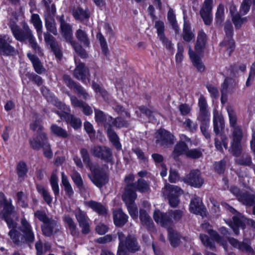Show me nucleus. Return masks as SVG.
Returning a JSON list of instances; mask_svg holds the SVG:
<instances>
[{
  "instance_id": "21",
  "label": "nucleus",
  "mask_w": 255,
  "mask_h": 255,
  "mask_svg": "<svg viewBox=\"0 0 255 255\" xmlns=\"http://www.w3.org/2000/svg\"><path fill=\"white\" fill-rule=\"evenodd\" d=\"M91 179L93 183L98 187H102L108 182L107 175L99 168L93 169V176Z\"/></svg>"
},
{
  "instance_id": "26",
  "label": "nucleus",
  "mask_w": 255,
  "mask_h": 255,
  "mask_svg": "<svg viewBox=\"0 0 255 255\" xmlns=\"http://www.w3.org/2000/svg\"><path fill=\"white\" fill-rule=\"evenodd\" d=\"M57 114L61 118H64L66 122L70 124L74 129H77L81 127L82 122L80 119L69 114V112H67L66 114H62L57 112Z\"/></svg>"
},
{
  "instance_id": "15",
  "label": "nucleus",
  "mask_w": 255,
  "mask_h": 255,
  "mask_svg": "<svg viewBox=\"0 0 255 255\" xmlns=\"http://www.w3.org/2000/svg\"><path fill=\"white\" fill-rule=\"evenodd\" d=\"M43 234L46 237H51L59 231V225L58 222L50 218L41 226Z\"/></svg>"
},
{
  "instance_id": "17",
  "label": "nucleus",
  "mask_w": 255,
  "mask_h": 255,
  "mask_svg": "<svg viewBox=\"0 0 255 255\" xmlns=\"http://www.w3.org/2000/svg\"><path fill=\"white\" fill-rule=\"evenodd\" d=\"M72 106L74 108H80L83 113L87 116H91L93 114L92 108L86 102L78 99L76 96L68 94Z\"/></svg>"
},
{
  "instance_id": "12",
  "label": "nucleus",
  "mask_w": 255,
  "mask_h": 255,
  "mask_svg": "<svg viewBox=\"0 0 255 255\" xmlns=\"http://www.w3.org/2000/svg\"><path fill=\"white\" fill-rule=\"evenodd\" d=\"M213 0H205L202 7L200 14L204 23L209 25L212 21V10L213 8Z\"/></svg>"
},
{
  "instance_id": "48",
  "label": "nucleus",
  "mask_w": 255,
  "mask_h": 255,
  "mask_svg": "<svg viewBox=\"0 0 255 255\" xmlns=\"http://www.w3.org/2000/svg\"><path fill=\"white\" fill-rule=\"evenodd\" d=\"M50 130L53 134L58 137L65 138L68 136L67 131L56 124H52L51 126Z\"/></svg>"
},
{
  "instance_id": "1",
  "label": "nucleus",
  "mask_w": 255,
  "mask_h": 255,
  "mask_svg": "<svg viewBox=\"0 0 255 255\" xmlns=\"http://www.w3.org/2000/svg\"><path fill=\"white\" fill-rule=\"evenodd\" d=\"M20 231L23 235L15 230L16 228H9L11 229L8 233V235L13 242L17 245H21L25 243H33L34 241V235L32 228L29 222L23 218L21 219Z\"/></svg>"
},
{
  "instance_id": "28",
  "label": "nucleus",
  "mask_w": 255,
  "mask_h": 255,
  "mask_svg": "<svg viewBox=\"0 0 255 255\" xmlns=\"http://www.w3.org/2000/svg\"><path fill=\"white\" fill-rule=\"evenodd\" d=\"M113 218L115 225L119 227H123L128 219V216L120 209L113 212Z\"/></svg>"
},
{
  "instance_id": "34",
  "label": "nucleus",
  "mask_w": 255,
  "mask_h": 255,
  "mask_svg": "<svg viewBox=\"0 0 255 255\" xmlns=\"http://www.w3.org/2000/svg\"><path fill=\"white\" fill-rule=\"evenodd\" d=\"M51 14H45V27L49 32L54 35L58 34L57 29L56 26L55 21Z\"/></svg>"
},
{
  "instance_id": "55",
  "label": "nucleus",
  "mask_w": 255,
  "mask_h": 255,
  "mask_svg": "<svg viewBox=\"0 0 255 255\" xmlns=\"http://www.w3.org/2000/svg\"><path fill=\"white\" fill-rule=\"evenodd\" d=\"M236 162L241 165L250 166L252 165V159L250 155L243 154L241 157L236 160Z\"/></svg>"
},
{
  "instance_id": "4",
  "label": "nucleus",
  "mask_w": 255,
  "mask_h": 255,
  "mask_svg": "<svg viewBox=\"0 0 255 255\" xmlns=\"http://www.w3.org/2000/svg\"><path fill=\"white\" fill-rule=\"evenodd\" d=\"M9 27L14 37L19 42L28 41L33 36L32 30L25 22L22 23L21 28L14 22H11L9 24Z\"/></svg>"
},
{
  "instance_id": "54",
  "label": "nucleus",
  "mask_w": 255,
  "mask_h": 255,
  "mask_svg": "<svg viewBox=\"0 0 255 255\" xmlns=\"http://www.w3.org/2000/svg\"><path fill=\"white\" fill-rule=\"evenodd\" d=\"M182 37L186 42H190L194 37V34L192 32L191 27L186 24L184 25Z\"/></svg>"
},
{
  "instance_id": "59",
  "label": "nucleus",
  "mask_w": 255,
  "mask_h": 255,
  "mask_svg": "<svg viewBox=\"0 0 255 255\" xmlns=\"http://www.w3.org/2000/svg\"><path fill=\"white\" fill-rule=\"evenodd\" d=\"M36 189L39 193L41 194L47 204L49 205L52 202V197L49 193L42 185H38Z\"/></svg>"
},
{
  "instance_id": "6",
  "label": "nucleus",
  "mask_w": 255,
  "mask_h": 255,
  "mask_svg": "<svg viewBox=\"0 0 255 255\" xmlns=\"http://www.w3.org/2000/svg\"><path fill=\"white\" fill-rule=\"evenodd\" d=\"M12 38L7 35L0 36V54L6 56L16 55L18 51L12 46Z\"/></svg>"
},
{
  "instance_id": "3",
  "label": "nucleus",
  "mask_w": 255,
  "mask_h": 255,
  "mask_svg": "<svg viewBox=\"0 0 255 255\" xmlns=\"http://www.w3.org/2000/svg\"><path fill=\"white\" fill-rule=\"evenodd\" d=\"M221 205L227 211H229L235 215L233 217V221L229 222L228 224L233 230L234 234L236 236L239 235L240 234L239 229L241 228L243 230L245 229V224L243 221V216H242V215L235 208L229 205L228 204L225 202H222Z\"/></svg>"
},
{
  "instance_id": "5",
  "label": "nucleus",
  "mask_w": 255,
  "mask_h": 255,
  "mask_svg": "<svg viewBox=\"0 0 255 255\" xmlns=\"http://www.w3.org/2000/svg\"><path fill=\"white\" fill-rule=\"evenodd\" d=\"M164 194L166 196L170 206L176 208L180 202L179 196L183 194V191L177 186L168 184L165 186Z\"/></svg>"
},
{
  "instance_id": "11",
  "label": "nucleus",
  "mask_w": 255,
  "mask_h": 255,
  "mask_svg": "<svg viewBox=\"0 0 255 255\" xmlns=\"http://www.w3.org/2000/svg\"><path fill=\"white\" fill-rule=\"evenodd\" d=\"M63 79L65 84L69 88L73 89L79 97H82L85 100L89 98V95L86 90L81 86L72 80L69 76L67 75H63Z\"/></svg>"
},
{
  "instance_id": "44",
  "label": "nucleus",
  "mask_w": 255,
  "mask_h": 255,
  "mask_svg": "<svg viewBox=\"0 0 255 255\" xmlns=\"http://www.w3.org/2000/svg\"><path fill=\"white\" fill-rule=\"evenodd\" d=\"M72 15L75 19H79L82 21L89 17L88 11L84 10L81 7L73 9Z\"/></svg>"
},
{
  "instance_id": "46",
  "label": "nucleus",
  "mask_w": 255,
  "mask_h": 255,
  "mask_svg": "<svg viewBox=\"0 0 255 255\" xmlns=\"http://www.w3.org/2000/svg\"><path fill=\"white\" fill-rule=\"evenodd\" d=\"M62 184L64 188V190L66 194L69 197H71L74 194L72 186L68 180L67 176L64 174V172L61 173Z\"/></svg>"
},
{
  "instance_id": "2",
  "label": "nucleus",
  "mask_w": 255,
  "mask_h": 255,
  "mask_svg": "<svg viewBox=\"0 0 255 255\" xmlns=\"http://www.w3.org/2000/svg\"><path fill=\"white\" fill-rule=\"evenodd\" d=\"M3 206L2 210L0 215L1 218L5 221L8 228H15L17 224L13 220L14 214V207L11 203L8 202L4 195L0 193V207Z\"/></svg>"
},
{
  "instance_id": "57",
  "label": "nucleus",
  "mask_w": 255,
  "mask_h": 255,
  "mask_svg": "<svg viewBox=\"0 0 255 255\" xmlns=\"http://www.w3.org/2000/svg\"><path fill=\"white\" fill-rule=\"evenodd\" d=\"M167 19L171 25L172 28L176 32L179 30V27L177 25L176 16L173 10L170 8L167 13Z\"/></svg>"
},
{
  "instance_id": "10",
  "label": "nucleus",
  "mask_w": 255,
  "mask_h": 255,
  "mask_svg": "<svg viewBox=\"0 0 255 255\" xmlns=\"http://www.w3.org/2000/svg\"><path fill=\"white\" fill-rule=\"evenodd\" d=\"M185 182L196 188L201 187L204 183V179L201 176V172L198 169H193L190 171L184 178Z\"/></svg>"
},
{
  "instance_id": "32",
  "label": "nucleus",
  "mask_w": 255,
  "mask_h": 255,
  "mask_svg": "<svg viewBox=\"0 0 255 255\" xmlns=\"http://www.w3.org/2000/svg\"><path fill=\"white\" fill-rule=\"evenodd\" d=\"M168 239L171 246L173 248L178 247L181 243V235L171 228H168Z\"/></svg>"
},
{
  "instance_id": "47",
  "label": "nucleus",
  "mask_w": 255,
  "mask_h": 255,
  "mask_svg": "<svg viewBox=\"0 0 255 255\" xmlns=\"http://www.w3.org/2000/svg\"><path fill=\"white\" fill-rule=\"evenodd\" d=\"M76 38L85 46H88L90 44V40L86 31L81 29H78L75 32Z\"/></svg>"
},
{
  "instance_id": "30",
  "label": "nucleus",
  "mask_w": 255,
  "mask_h": 255,
  "mask_svg": "<svg viewBox=\"0 0 255 255\" xmlns=\"http://www.w3.org/2000/svg\"><path fill=\"white\" fill-rule=\"evenodd\" d=\"M84 205L91 208L94 211L97 212L99 215H105L107 213L106 208L100 203L90 200L84 202Z\"/></svg>"
},
{
  "instance_id": "52",
  "label": "nucleus",
  "mask_w": 255,
  "mask_h": 255,
  "mask_svg": "<svg viewBox=\"0 0 255 255\" xmlns=\"http://www.w3.org/2000/svg\"><path fill=\"white\" fill-rule=\"evenodd\" d=\"M135 190H136L141 193L147 192L149 189L147 182L142 178L139 179L135 182Z\"/></svg>"
},
{
  "instance_id": "35",
  "label": "nucleus",
  "mask_w": 255,
  "mask_h": 255,
  "mask_svg": "<svg viewBox=\"0 0 255 255\" xmlns=\"http://www.w3.org/2000/svg\"><path fill=\"white\" fill-rule=\"evenodd\" d=\"M105 128L107 129V134L110 141L117 150H121L122 145L120 143L119 138L115 130L113 129L112 125Z\"/></svg>"
},
{
  "instance_id": "13",
  "label": "nucleus",
  "mask_w": 255,
  "mask_h": 255,
  "mask_svg": "<svg viewBox=\"0 0 255 255\" xmlns=\"http://www.w3.org/2000/svg\"><path fill=\"white\" fill-rule=\"evenodd\" d=\"M43 35L45 42L50 46L56 57L59 60L61 59L62 57V53L60 46L55 38L48 32H44Z\"/></svg>"
},
{
  "instance_id": "9",
  "label": "nucleus",
  "mask_w": 255,
  "mask_h": 255,
  "mask_svg": "<svg viewBox=\"0 0 255 255\" xmlns=\"http://www.w3.org/2000/svg\"><path fill=\"white\" fill-rule=\"evenodd\" d=\"M156 143L164 147H168L174 144L175 136L164 129H159L157 131Z\"/></svg>"
},
{
  "instance_id": "40",
  "label": "nucleus",
  "mask_w": 255,
  "mask_h": 255,
  "mask_svg": "<svg viewBox=\"0 0 255 255\" xmlns=\"http://www.w3.org/2000/svg\"><path fill=\"white\" fill-rule=\"evenodd\" d=\"M214 131L216 135L220 133L224 128V120L222 116L216 115L213 119Z\"/></svg>"
},
{
  "instance_id": "39",
  "label": "nucleus",
  "mask_w": 255,
  "mask_h": 255,
  "mask_svg": "<svg viewBox=\"0 0 255 255\" xmlns=\"http://www.w3.org/2000/svg\"><path fill=\"white\" fill-rule=\"evenodd\" d=\"M16 171L19 181H22L26 176L28 172L27 165L25 162L21 161L17 164Z\"/></svg>"
},
{
  "instance_id": "45",
  "label": "nucleus",
  "mask_w": 255,
  "mask_h": 255,
  "mask_svg": "<svg viewBox=\"0 0 255 255\" xmlns=\"http://www.w3.org/2000/svg\"><path fill=\"white\" fill-rule=\"evenodd\" d=\"M31 21L36 30L38 38L40 39L42 33V25L39 15L37 14H33L31 15Z\"/></svg>"
},
{
  "instance_id": "29",
  "label": "nucleus",
  "mask_w": 255,
  "mask_h": 255,
  "mask_svg": "<svg viewBox=\"0 0 255 255\" xmlns=\"http://www.w3.org/2000/svg\"><path fill=\"white\" fill-rule=\"evenodd\" d=\"M189 55L193 65L197 68L198 71L203 72L205 69V67L200 57L194 52L192 51L191 47L189 48Z\"/></svg>"
},
{
  "instance_id": "51",
  "label": "nucleus",
  "mask_w": 255,
  "mask_h": 255,
  "mask_svg": "<svg viewBox=\"0 0 255 255\" xmlns=\"http://www.w3.org/2000/svg\"><path fill=\"white\" fill-rule=\"evenodd\" d=\"M76 52L81 58H87L88 56L86 50L75 40L70 43Z\"/></svg>"
},
{
  "instance_id": "50",
  "label": "nucleus",
  "mask_w": 255,
  "mask_h": 255,
  "mask_svg": "<svg viewBox=\"0 0 255 255\" xmlns=\"http://www.w3.org/2000/svg\"><path fill=\"white\" fill-rule=\"evenodd\" d=\"M118 238L120 241L118 255H127V248L125 247V235L123 232H119L118 233Z\"/></svg>"
},
{
  "instance_id": "58",
  "label": "nucleus",
  "mask_w": 255,
  "mask_h": 255,
  "mask_svg": "<svg viewBox=\"0 0 255 255\" xmlns=\"http://www.w3.org/2000/svg\"><path fill=\"white\" fill-rule=\"evenodd\" d=\"M233 22L236 29H239L242 26V25L247 22V17H241L240 14L237 13L235 15L232 17Z\"/></svg>"
},
{
  "instance_id": "42",
  "label": "nucleus",
  "mask_w": 255,
  "mask_h": 255,
  "mask_svg": "<svg viewBox=\"0 0 255 255\" xmlns=\"http://www.w3.org/2000/svg\"><path fill=\"white\" fill-rule=\"evenodd\" d=\"M220 46L225 49L230 56L235 48V42L233 38H224Z\"/></svg>"
},
{
  "instance_id": "37",
  "label": "nucleus",
  "mask_w": 255,
  "mask_h": 255,
  "mask_svg": "<svg viewBox=\"0 0 255 255\" xmlns=\"http://www.w3.org/2000/svg\"><path fill=\"white\" fill-rule=\"evenodd\" d=\"M27 57L32 62L36 73L41 74L44 71V68L42 66L39 59L36 56L31 53H28Z\"/></svg>"
},
{
  "instance_id": "53",
  "label": "nucleus",
  "mask_w": 255,
  "mask_h": 255,
  "mask_svg": "<svg viewBox=\"0 0 255 255\" xmlns=\"http://www.w3.org/2000/svg\"><path fill=\"white\" fill-rule=\"evenodd\" d=\"M50 182L52 190L55 195V199H56L59 194V188L58 184V178L56 173L53 172L51 175Z\"/></svg>"
},
{
  "instance_id": "20",
  "label": "nucleus",
  "mask_w": 255,
  "mask_h": 255,
  "mask_svg": "<svg viewBox=\"0 0 255 255\" xmlns=\"http://www.w3.org/2000/svg\"><path fill=\"white\" fill-rule=\"evenodd\" d=\"M137 195L133 194L132 196L122 197L123 200L125 202L128 209L130 216L133 219H137L138 217L137 207L134 203Z\"/></svg>"
},
{
  "instance_id": "33",
  "label": "nucleus",
  "mask_w": 255,
  "mask_h": 255,
  "mask_svg": "<svg viewBox=\"0 0 255 255\" xmlns=\"http://www.w3.org/2000/svg\"><path fill=\"white\" fill-rule=\"evenodd\" d=\"M188 146L183 141H179L175 145L174 150L171 154V156L174 159H176L180 155L184 154L188 151Z\"/></svg>"
},
{
  "instance_id": "62",
  "label": "nucleus",
  "mask_w": 255,
  "mask_h": 255,
  "mask_svg": "<svg viewBox=\"0 0 255 255\" xmlns=\"http://www.w3.org/2000/svg\"><path fill=\"white\" fill-rule=\"evenodd\" d=\"M227 110L229 117L230 124L231 127L233 128L237 127L238 126H236L237 116L234 110L230 106L227 107Z\"/></svg>"
},
{
  "instance_id": "41",
  "label": "nucleus",
  "mask_w": 255,
  "mask_h": 255,
  "mask_svg": "<svg viewBox=\"0 0 255 255\" xmlns=\"http://www.w3.org/2000/svg\"><path fill=\"white\" fill-rule=\"evenodd\" d=\"M236 83L232 79L226 78L224 83L222 85L221 93L222 95H227L228 90L230 92H233Z\"/></svg>"
},
{
  "instance_id": "36",
  "label": "nucleus",
  "mask_w": 255,
  "mask_h": 255,
  "mask_svg": "<svg viewBox=\"0 0 255 255\" xmlns=\"http://www.w3.org/2000/svg\"><path fill=\"white\" fill-rule=\"evenodd\" d=\"M64 222L67 224L71 234L74 237L79 235V231L73 219L69 215H65L63 217Z\"/></svg>"
},
{
  "instance_id": "56",
  "label": "nucleus",
  "mask_w": 255,
  "mask_h": 255,
  "mask_svg": "<svg viewBox=\"0 0 255 255\" xmlns=\"http://www.w3.org/2000/svg\"><path fill=\"white\" fill-rule=\"evenodd\" d=\"M230 152L235 156H239L242 151V148L240 141L231 142V146L229 150Z\"/></svg>"
},
{
  "instance_id": "7",
  "label": "nucleus",
  "mask_w": 255,
  "mask_h": 255,
  "mask_svg": "<svg viewBox=\"0 0 255 255\" xmlns=\"http://www.w3.org/2000/svg\"><path fill=\"white\" fill-rule=\"evenodd\" d=\"M91 153L94 156L100 158L107 162L114 163L111 149L107 146L95 145L91 149Z\"/></svg>"
},
{
  "instance_id": "14",
  "label": "nucleus",
  "mask_w": 255,
  "mask_h": 255,
  "mask_svg": "<svg viewBox=\"0 0 255 255\" xmlns=\"http://www.w3.org/2000/svg\"><path fill=\"white\" fill-rule=\"evenodd\" d=\"M57 19L60 23V29L63 37L66 41L71 43L73 40V31L72 26L66 22L64 18V15L58 16Z\"/></svg>"
},
{
  "instance_id": "38",
  "label": "nucleus",
  "mask_w": 255,
  "mask_h": 255,
  "mask_svg": "<svg viewBox=\"0 0 255 255\" xmlns=\"http://www.w3.org/2000/svg\"><path fill=\"white\" fill-rule=\"evenodd\" d=\"M238 201L244 205L252 206L255 204V194L243 192Z\"/></svg>"
},
{
  "instance_id": "63",
  "label": "nucleus",
  "mask_w": 255,
  "mask_h": 255,
  "mask_svg": "<svg viewBox=\"0 0 255 255\" xmlns=\"http://www.w3.org/2000/svg\"><path fill=\"white\" fill-rule=\"evenodd\" d=\"M222 141H220L217 138H215V145L216 148L220 151L223 152V149L222 146V143L224 147L228 148V138L226 136L223 135L221 137Z\"/></svg>"
},
{
  "instance_id": "43",
  "label": "nucleus",
  "mask_w": 255,
  "mask_h": 255,
  "mask_svg": "<svg viewBox=\"0 0 255 255\" xmlns=\"http://www.w3.org/2000/svg\"><path fill=\"white\" fill-rule=\"evenodd\" d=\"M111 125L112 127H115L117 128H128L130 126V121L126 120L122 117H118L113 118Z\"/></svg>"
},
{
  "instance_id": "23",
  "label": "nucleus",
  "mask_w": 255,
  "mask_h": 255,
  "mask_svg": "<svg viewBox=\"0 0 255 255\" xmlns=\"http://www.w3.org/2000/svg\"><path fill=\"white\" fill-rule=\"evenodd\" d=\"M139 219L142 227H145L149 231H154V223L145 210H139Z\"/></svg>"
},
{
  "instance_id": "16",
  "label": "nucleus",
  "mask_w": 255,
  "mask_h": 255,
  "mask_svg": "<svg viewBox=\"0 0 255 255\" xmlns=\"http://www.w3.org/2000/svg\"><path fill=\"white\" fill-rule=\"evenodd\" d=\"M189 209L190 212L194 214L202 217L206 216V209L203 205L201 198L197 196H195L194 198L191 199Z\"/></svg>"
},
{
  "instance_id": "61",
  "label": "nucleus",
  "mask_w": 255,
  "mask_h": 255,
  "mask_svg": "<svg viewBox=\"0 0 255 255\" xmlns=\"http://www.w3.org/2000/svg\"><path fill=\"white\" fill-rule=\"evenodd\" d=\"M197 119L201 124H209L210 113L208 110L199 111Z\"/></svg>"
},
{
  "instance_id": "49",
  "label": "nucleus",
  "mask_w": 255,
  "mask_h": 255,
  "mask_svg": "<svg viewBox=\"0 0 255 255\" xmlns=\"http://www.w3.org/2000/svg\"><path fill=\"white\" fill-rule=\"evenodd\" d=\"M71 177L75 185L80 190L85 189L82 177L80 173H78L76 170L74 169L72 170V172L71 174Z\"/></svg>"
},
{
  "instance_id": "18",
  "label": "nucleus",
  "mask_w": 255,
  "mask_h": 255,
  "mask_svg": "<svg viewBox=\"0 0 255 255\" xmlns=\"http://www.w3.org/2000/svg\"><path fill=\"white\" fill-rule=\"evenodd\" d=\"M75 62L76 66L74 71V76L78 80L85 82L87 79L90 76L89 69L82 62H77L75 58Z\"/></svg>"
},
{
  "instance_id": "19",
  "label": "nucleus",
  "mask_w": 255,
  "mask_h": 255,
  "mask_svg": "<svg viewBox=\"0 0 255 255\" xmlns=\"http://www.w3.org/2000/svg\"><path fill=\"white\" fill-rule=\"evenodd\" d=\"M153 218L156 223H159L163 227H167L173 223L169 211L163 213L159 210H155L153 213Z\"/></svg>"
},
{
  "instance_id": "27",
  "label": "nucleus",
  "mask_w": 255,
  "mask_h": 255,
  "mask_svg": "<svg viewBox=\"0 0 255 255\" xmlns=\"http://www.w3.org/2000/svg\"><path fill=\"white\" fill-rule=\"evenodd\" d=\"M125 247L131 253H135L140 250V246L134 236L128 235L125 237Z\"/></svg>"
},
{
  "instance_id": "64",
  "label": "nucleus",
  "mask_w": 255,
  "mask_h": 255,
  "mask_svg": "<svg viewBox=\"0 0 255 255\" xmlns=\"http://www.w3.org/2000/svg\"><path fill=\"white\" fill-rule=\"evenodd\" d=\"M185 155L189 158L192 159H198L202 156V152L200 149L198 148H194L192 149H188L186 151Z\"/></svg>"
},
{
  "instance_id": "25",
  "label": "nucleus",
  "mask_w": 255,
  "mask_h": 255,
  "mask_svg": "<svg viewBox=\"0 0 255 255\" xmlns=\"http://www.w3.org/2000/svg\"><path fill=\"white\" fill-rule=\"evenodd\" d=\"M47 140V135L44 132H39L29 141L30 147L34 150H39L43 146V142Z\"/></svg>"
},
{
  "instance_id": "22",
  "label": "nucleus",
  "mask_w": 255,
  "mask_h": 255,
  "mask_svg": "<svg viewBox=\"0 0 255 255\" xmlns=\"http://www.w3.org/2000/svg\"><path fill=\"white\" fill-rule=\"evenodd\" d=\"M95 121L99 125H103L105 128L111 125V122L113 121V117L106 114L102 111L94 109Z\"/></svg>"
},
{
  "instance_id": "60",
  "label": "nucleus",
  "mask_w": 255,
  "mask_h": 255,
  "mask_svg": "<svg viewBox=\"0 0 255 255\" xmlns=\"http://www.w3.org/2000/svg\"><path fill=\"white\" fill-rule=\"evenodd\" d=\"M224 19V6L220 4L217 7L215 15V20L217 24L221 25Z\"/></svg>"
},
{
  "instance_id": "8",
  "label": "nucleus",
  "mask_w": 255,
  "mask_h": 255,
  "mask_svg": "<svg viewBox=\"0 0 255 255\" xmlns=\"http://www.w3.org/2000/svg\"><path fill=\"white\" fill-rule=\"evenodd\" d=\"M74 214L81 228V232L84 234H87L90 232L89 223V219L87 216L86 213L82 211L79 207L76 208L73 211Z\"/></svg>"
},
{
  "instance_id": "24",
  "label": "nucleus",
  "mask_w": 255,
  "mask_h": 255,
  "mask_svg": "<svg viewBox=\"0 0 255 255\" xmlns=\"http://www.w3.org/2000/svg\"><path fill=\"white\" fill-rule=\"evenodd\" d=\"M134 176L133 174H130L126 176L124 179L126 185L125 192L122 197L130 196L134 195H137L135 191Z\"/></svg>"
},
{
  "instance_id": "31",
  "label": "nucleus",
  "mask_w": 255,
  "mask_h": 255,
  "mask_svg": "<svg viewBox=\"0 0 255 255\" xmlns=\"http://www.w3.org/2000/svg\"><path fill=\"white\" fill-rule=\"evenodd\" d=\"M206 42V34L203 31H200L198 33L197 41L195 46V49L197 53H200L203 51L205 47Z\"/></svg>"
}]
</instances>
